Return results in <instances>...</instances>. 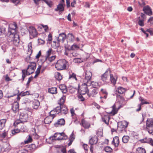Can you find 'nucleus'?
I'll use <instances>...</instances> for the list:
<instances>
[{"instance_id":"obj_28","label":"nucleus","mask_w":153,"mask_h":153,"mask_svg":"<svg viewBox=\"0 0 153 153\" xmlns=\"http://www.w3.org/2000/svg\"><path fill=\"white\" fill-rule=\"evenodd\" d=\"M102 121L107 125L109 124V122L110 119V117L108 115H105L102 118Z\"/></svg>"},{"instance_id":"obj_58","label":"nucleus","mask_w":153,"mask_h":153,"mask_svg":"<svg viewBox=\"0 0 153 153\" xmlns=\"http://www.w3.org/2000/svg\"><path fill=\"white\" fill-rule=\"evenodd\" d=\"M47 59L48 57H47L46 56L43 57L42 58L40 59V61L41 63L43 64L45 61L47 60Z\"/></svg>"},{"instance_id":"obj_23","label":"nucleus","mask_w":153,"mask_h":153,"mask_svg":"<svg viewBox=\"0 0 153 153\" xmlns=\"http://www.w3.org/2000/svg\"><path fill=\"white\" fill-rule=\"evenodd\" d=\"M98 92V89L97 88L94 89L90 93L88 92V95L89 97L92 96L94 97L96 95Z\"/></svg>"},{"instance_id":"obj_11","label":"nucleus","mask_w":153,"mask_h":153,"mask_svg":"<svg viewBox=\"0 0 153 153\" xmlns=\"http://www.w3.org/2000/svg\"><path fill=\"white\" fill-rule=\"evenodd\" d=\"M29 32L30 35L33 37H36L37 35L36 29L33 27H30Z\"/></svg>"},{"instance_id":"obj_34","label":"nucleus","mask_w":153,"mask_h":153,"mask_svg":"<svg viewBox=\"0 0 153 153\" xmlns=\"http://www.w3.org/2000/svg\"><path fill=\"white\" fill-rule=\"evenodd\" d=\"M64 10V7L62 3L59 4L57 6V8L55 9L56 11H59V12L63 11Z\"/></svg>"},{"instance_id":"obj_47","label":"nucleus","mask_w":153,"mask_h":153,"mask_svg":"<svg viewBox=\"0 0 153 153\" xmlns=\"http://www.w3.org/2000/svg\"><path fill=\"white\" fill-rule=\"evenodd\" d=\"M59 42H56L55 41H53V44H52V46L54 48H57L59 47L60 45Z\"/></svg>"},{"instance_id":"obj_16","label":"nucleus","mask_w":153,"mask_h":153,"mask_svg":"<svg viewBox=\"0 0 153 153\" xmlns=\"http://www.w3.org/2000/svg\"><path fill=\"white\" fill-rule=\"evenodd\" d=\"M98 140V138L97 136L95 135L90 139L89 141V143L91 145L96 144Z\"/></svg>"},{"instance_id":"obj_4","label":"nucleus","mask_w":153,"mask_h":153,"mask_svg":"<svg viewBox=\"0 0 153 153\" xmlns=\"http://www.w3.org/2000/svg\"><path fill=\"white\" fill-rule=\"evenodd\" d=\"M66 95H63L59 99L58 103L61 105V114H66L68 112V109L66 106L64 105Z\"/></svg>"},{"instance_id":"obj_36","label":"nucleus","mask_w":153,"mask_h":153,"mask_svg":"<svg viewBox=\"0 0 153 153\" xmlns=\"http://www.w3.org/2000/svg\"><path fill=\"white\" fill-rule=\"evenodd\" d=\"M136 153H146L145 149L142 147H140L137 148Z\"/></svg>"},{"instance_id":"obj_53","label":"nucleus","mask_w":153,"mask_h":153,"mask_svg":"<svg viewBox=\"0 0 153 153\" xmlns=\"http://www.w3.org/2000/svg\"><path fill=\"white\" fill-rule=\"evenodd\" d=\"M7 135V133L6 132L4 131L2 134H0V138H4Z\"/></svg>"},{"instance_id":"obj_43","label":"nucleus","mask_w":153,"mask_h":153,"mask_svg":"<svg viewBox=\"0 0 153 153\" xmlns=\"http://www.w3.org/2000/svg\"><path fill=\"white\" fill-rule=\"evenodd\" d=\"M55 78L58 80L60 81L62 79V77L60 73L57 72L55 74Z\"/></svg>"},{"instance_id":"obj_40","label":"nucleus","mask_w":153,"mask_h":153,"mask_svg":"<svg viewBox=\"0 0 153 153\" xmlns=\"http://www.w3.org/2000/svg\"><path fill=\"white\" fill-rule=\"evenodd\" d=\"M28 148V150L31 152H33L36 149V147L35 144H32L29 146Z\"/></svg>"},{"instance_id":"obj_13","label":"nucleus","mask_w":153,"mask_h":153,"mask_svg":"<svg viewBox=\"0 0 153 153\" xmlns=\"http://www.w3.org/2000/svg\"><path fill=\"white\" fill-rule=\"evenodd\" d=\"M17 100L14 102L12 106V109L14 113H16L19 110V103Z\"/></svg>"},{"instance_id":"obj_54","label":"nucleus","mask_w":153,"mask_h":153,"mask_svg":"<svg viewBox=\"0 0 153 153\" xmlns=\"http://www.w3.org/2000/svg\"><path fill=\"white\" fill-rule=\"evenodd\" d=\"M140 17L138 18V19H140L138 21V24L141 26H143L144 25L143 20H140Z\"/></svg>"},{"instance_id":"obj_32","label":"nucleus","mask_w":153,"mask_h":153,"mask_svg":"<svg viewBox=\"0 0 153 153\" xmlns=\"http://www.w3.org/2000/svg\"><path fill=\"white\" fill-rule=\"evenodd\" d=\"M68 39L71 42H73L74 40V37L72 33H69L68 34Z\"/></svg>"},{"instance_id":"obj_14","label":"nucleus","mask_w":153,"mask_h":153,"mask_svg":"<svg viewBox=\"0 0 153 153\" xmlns=\"http://www.w3.org/2000/svg\"><path fill=\"white\" fill-rule=\"evenodd\" d=\"M19 118L21 120L22 122H26L28 119V114L26 113H20Z\"/></svg>"},{"instance_id":"obj_15","label":"nucleus","mask_w":153,"mask_h":153,"mask_svg":"<svg viewBox=\"0 0 153 153\" xmlns=\"http://www.w3.org/2000/svg\"><path fill=\"white\" fill-rule=\"evenodd\" d=\"M143 10L144 13L149 16H151L152 15V11L151 8L149 6H147L144 7L143 9Z\"/></svg>"},{"instance_id":"obj_2","label":"nucleus","mask_w":153,"mask_h":153,"mask_svg":"<svg viewBox=\"0 0 153 153\" xmlns=\"http://www.w3.org/2000/svg\"><path fill=\"white\" fill-rule=\"evenodd\" d=\"M26 70L23 69L22 70V80L23 81L26 75H29L34 73L36 68V64L35 62H30Z\"/></svg>"},{"instance_id":"obj_31","label":"nucleus","mask_w":153,"mask_h":153,"mask_svg":"<svg viewBox=\"0 0 153 153\" xmlns=\"http://www.w3.org/2000/svg\"><path fill=\"white\" fill-rule=\"evenodd\" d=\"M48 92L51 94H56L57 93V88L56 87H52L48 89Z\"/></svg>"},{"instance_id":"obj_37","label":"nucleus","mask_w":153,"mask_h":153,"mask_svg":"<svg viewBox=\"0 0 153 153\" xmlns=\"http://www.w3.org/2000/svg\"><path fill=\"white\" fill-rule=\"evenodd\" d=\"M117 90L118 93L119 94H122L125 93L127 90L125 88H123L121 87H119L117 88Z\"/></svg>"},{"instance_id":"obj_46","label":"nucleus","mask_w":153,"mask_h":153,"mask_svg":"<svg viewBox=\"0 0 153 153\" xmlns=\"http://www.w3.org/2000/svg\"><path fill=\"white\" fill-rule=\"evenodd\" d=\"M150 138H147V137L145 138L144 139H141L140 140V141L142 143H149Z\"/></svg>"},{"instance_id":"obj_56","label":"nucleus","mask_w":153,"mask_h":153,"mask_svg":"<svg viewBox=\"0 0 153 153\" xmlns=\"http://www.w3.org/2000/svg\"><path fill=\"white\" fill-rule=\"evenodd\" d=\"M20 131V130L18 129H14L12 130V134L13 135H15L16 134L19 133Z\"/></svg>"},{"instance_id":"obj_52","label":"nucleus","mask_w":153,"mask_h":153,"mask_svg":"<svg viewBox=\"0 0 153 153\" xmlns=\"http://www.w3.org/2000/svg\"><path fill=\"white\" fill-rule=\"evenodd\" d=\"M32 141V139L30 135H29L26 140L25 141V143H27L30 142H31Z\"/></svg>"},{"instance_id":"obj_25","label":"nucleus","mask_w":153,"mask_h":153,"mask_svg":"<svg viewBox=\"0 0 153 153\" xmlns=\"http://www.w3.org/2000/svg\"><path fill=\"white\" fill-rule=\"evenodd\" d=\"M2 148L5 151H8L11 149V146L8 143H4L3 146Z\"/></svg>"},{"instance_id":"obj_1","label":"nucleus","mask_w":153,"mask_h":153,"mask_svg":"<svg viewBox=\"0 0 153 153\" xmlns=\"http://www.w3.org/2000/svg\"><path fill=\"white\" fill-rule=\"evenodd\" d=\"M17 27V26L16 23L9 25L8 30L9 36L8 39L9 41L12 42L15 46H18L19 45L20 39L19 36L16 33Z\"/></svg>"},{"instance_id":"obj_42","label":"nucleus","mask_w":153,"mask_h":153,"mask_svg":"<svg viewBox=\"0 0 153 153\" xmlns=\"http://www.w3.org/2000/svg\"><path fill=\"white\" fill-rule=\"evenodd\" d=\"M115 140V143H114V146L115 147H117L118 146L119 143V137L117 136H115L114 137Z\"/></svg>"},{"instance_id":"obj_12","label":"nucleus","mask_w":153,"mask_h":153,"mask_svg":"<svg viewBox=\"0 0 153 153\" xmlns=\"http://www.w3.org/2000/svg\"><path fill=\"white\" fill-rule=\"evenodd\" d=\"M66 35L64 33L59 34L57 39L58 41L63 43L66 39Z\"/></svg>"},{"instance_id":"obj_30","label":"nucleus","mask_w":153,"mask_h":153,"mask_svg":"<svg viewBox=\"0 0 153 153\" xmlns=\"http://www.w3.org/2000/svg\"><path fill=\"white\" fill-rule=\"evenodd\" d=\"M6 122V119H0V130H1L5 127Z\"/></svg>"},{"instance_id":"obj_9","label":"nucleus","mask_w":153,"mask_h":153,"mask_svg":"<svg viewBox=\"0 0 153 153\" xmlns=\"http://www.w3.org/2000/svg\"><path fill=\"white\" fill-rule=\"evenodd\" d=\"M87 84H85V83L82 85L80 89H78V92L80 94H85L87 92H88V88Z\"/></svg>"},{"instance_id":"obj_64","label":"nucleus","mask_w":153,"mask_h":153,"mask_svg":"<svg viewBox=\"0 0 153 153\" xmlns=\"http://www.w3.org/2000/svg\"><path fill=\"white\" fill-rule=\"evenodd\" d=\"M68 153H77L74 149H71L68 151Z\"/></svg>"},{"instance_id":"obj_7","label":"nucleus","mask_w":153,"mask_h":153,"mask_svg":"<svg viewBox=\"0 0 153 153\" xmlns=\"http://www.w3.org/2000/svg\"><path fill=\"white\" fill-rule=\"evenodd\" d=\"M128 123L127 122H119L117 123V130L122 132L127 127Z\"/></svg>"},{"instance_id":"obj_6","label":"nucleus","mask_w":153,"mask_h":153,"mask_svg":"<svg viewBox=\"0 0 153 153\" xmlns=\"http://www.w3.org/2000/svg\"><path fill=\"white\" fill-rule=\"evenodd\" d=\"M92 73L89 71H86L85 72V78L84 80L85 84H87L91 81L92 76Z\"/></svg>"},{"instance_id":"obj_22","label":"nucleus","mask_w":153,"mask_h":153,"mask_svg":"<svg viewBox=\"0 0 153 153\" xmlns=\"http://www.w3.org/2000/svg\"><path fill=\"white\" fill-rule=\"evenodd\" d=\"M81 123L83 127L85 128H89L90 126V123L84 119L82 120Z\"/></svg>"},{"instance_id":"obj_33","label":"nucleus","mask_w":153,"mask_h":153,"mask_svg":"<svg viewBox=\"0 0 153 153\" xmlns=\"http://www.w3.org/2000/svg\"><path fill=\"white\" fill-rule=\"evenodd\" d=\"M87 85L88 86H90L91 85L92 87L94 88H96L98 86V83L96 82H94V81L91 82V81L90 82H88V83H87Z\"/></svg>"},{"instance_id":"obj_39","label":"nucleus","mask_w":153,"mask_h":153,"mask_svg":"<svg viewBox=\"0 0 153 153\" xmlns=\"http://www.w3.org/2000/svg\"><path fill=\"white\" fill-rule=\"evenodd\" d=\"M58 134V133H55L52 136L49 137V139L51 140L52 141L54 140H56L57 139V137L58 136H59Z\"/></svg>"},{"instance_id":"obj_35","label":"nucleus","mask_w":153,"mask_h":153,"mask_svg":"<svg viewBox=\"0 0 153 153\" xmlns=\"http://www.w3.org/2000/svg\"><path fill=\"white\" fill-rule=\"evenodd\" d=\"M6 30L5 28L3 27H0V37L1 38L2 36H5L6 35Z\"/></svg>"},{"instance_id":"obj_10","label":"nucleus","mask_w":153,"mask_h":153,"mask_svg":"<svg viewBox=\"0 0 153 153\" xmlns=\"http://www.w3.org/2000/svg\"><path fill=\"white\" fill-rule=\"evenodd\" d=\"M108 71H109L110 73L111 72V71L109 68L105 72L101 75V80L104 82V84L107 83L106 80L108 76Z\"/></svg>"},{"instance_id":"obj_8","label":"nucleus","mask_w":153,"mask_h":153,"mask_svg":"<svg viewBox=\"0 0 153 153\" xmlns=\"http://www.w3.org/2000/svg\"><path fill=\"white\" fill-rule=\"evenodd\" d=\"M61 105H59V106H57L55 109L49 112L50 115H52V119H53L56 116V114H58L59 113H61Z\"/></svg>"},{"instance_id":"obj_44","label":"nucleus","mask_w":153,"mask_h":153,"mask_svg":"<svg viewBox=\"0 0 153 153\" xmlns=\"http://www.w3.org/2000/svg\"><path fill=\"white\" fill-rule=\"evenodd\" d=\"M74 62L76 63H80L83 61L81 58H75L73 59Z\"/></svg>"},{"instance_id":"obj_57","label":"nucleus","mask_w":153,"mask_h":153,"mask_svg":"<svg viewBox=\"0 0 153 153\" xmlns=\"http://www.w3.org/2000/svg\"><path fill=\"white\" fill-rule=\"evenodd\" d=\"M23 123V122H22L21 120L20 119H19L18 120H17L14 123V125L15 126L17 125L20 123Z\"/></svg>"},{"instance_id":"obj_38","label":"nucleus","mask_w":153,"mask_h":153,"mask_svg":"<svg viewBox=\"0 0 153 153\" xmlns=\"http://www.w3.org/2000/svg\"><path fill=\"white\" fill-rule=\"evenodd\" d=\"M116 97L117 100H118L120 103H123L125 99L122 96L117 94Z\"/></svg>"},{"instance_id":"obj_21","label":"nucleus","mask_w":153,"mask_h":153,"mask_svg":"<svg viewBox=\"0 0 153 153\" xmlns=\"http://www.w3.org/2000/svg\"><path fill=\"white\" fill-rule=\"evenodd\" d=\"M117 79V76L114 77L112 74H110V81L111 82V84L114 85H115L116 84V82Z\"/></svg>"},{"instance_id":"obj_19","label":"nucleus","mask_w":153,"mask_h":153,"mask_svg":"<svg viewBox=\"0 0 153 153\" xmlns=\"http://www.w3.org/2000/svg\"><path fill=\"white\" fill-rule=\"evenodd\" d=\"M29 95H31L30 94L29 91H26L25 92L22 91L17 95L16 99H17V101H19L20 99V96H21V97H23Z\"/></svg>"},{"instance_id":"obj_5","label":"nucleus","mask_w":153,"mask_h":153,"mask_svg":"<svg viewBox=\"0 0 153 153\" xmlns=\"http://www.w3.org/2000/svg\"><path fill=\"white\" fill-rule=\"evenodd\" d=\"M146 129L149 133L153 135V119H149L146 121Z\"/></svg>"},{"instance_id":"obj_29","label":"nucleus","mask_w":153,"mask_h":153,"mask_svg":"<svg viewBox=\"0 0 153 153\" xmlns=\"http://www.w3.org/2000/svg\"><path fill=\"white\" fill-rule=\"evenodd\" d=\"M50 114V113H49ZM52 115L50 114L49 116L46 117L45 119V124H49L51 123L52 121Z\"/></svg>"},{"instance_id":"obj_55","label":"nucleus","mask_w":153,"mask_h":153,"mask_svg":"<svg viewBox=\"0 0 153 153\" xmlns=\"http://www.w3.org/2000/svg\"><path fill=\"white\" fill-rule=\"evenodd\" d=\"M71 78H73L75 79L76 80H77L76 74L74 73H72L71 74H69V79H70Z\"/></svg>"},{"instance_id":"obj_41","label":"nucleus","mask_w":153,"mask_h":153,"mask_svg":"<svg viewBox=\"0 0 153 153\" xmlns=\"http://www.w3.org/2000/svg\"><path fill=\"white\" fill-rule=\"evenodd\" d=\"M130 139V137L128 136H124L122 138L123 142L124 143H127Z\"/></svg>"},{"instance_id":"obj_59","label":"nucleus","mask_w":153,"mask_h":153,"mask_svg":"<svg viewBox=\"0 0 153 153\" xmlns=\"http://www.w3.org/2000/svg\"><path fill=\"white\" fill-rule=\"evenodd\" d=\"M10 1L13 3L17 5L19 3L20 1L19 0H10Z\"/></svg>"},{"instance_id":"obj_50","label":"nucleus","mask_w":153,"mask_h":153,"mask_svg":"<svg viewBox=\"0 0 153 153\" xmlns=\"http://www.w3.org/2000/svg\"><path fill=\"white\" fill-rule=\"evenodd\" d=\"M79 48V47L77 45L74 44L71 47L70 50H73L75 49H78Z\"/></svg>"},{"instance_id":"obj_17","label":"nucleus","mask_w":153,"mask_h":153,"mask_svg":"<svg viewBox=\"0 0 153 153\" xmlns=\"http://www.w3.org/2000/svg\"><path fill=\"white\" fill-rule=\"evenodd\" d=\"M65 120L64 119L61 118L59 119L57 122L54 124V126L56 127L61 126L64 125Z\"/></svg>"},{"instance_id":"obj_60","label":"nucleus","mask_w":153,"mask_h":153,"mask_svg":"<svg viewBox=\"0 0 153 153\" xmlns=\"http://www.w3.org/2000/svg\"><path fill=\"white\" fill-rule=\"evenodd\" d=\"M82 94H80L78 96V98L80 100V101H84L85 98L82 96Z\"/></svg>"},{"instance_id":"obj_63","label":"nucleus","mask_w":153,"mask_h":153,"mask_svg":"<svg viewBox=\"0 0 153 153\" xmlns=\"http://www.w3.org/2000/svg\"><path fill=\"white\" fill-rule=\"evenodd\" d=\"M66 6L67 8L70 6V0H66Z\"/></svg>"},{"instance_id":"obj_51","label":"nucleus","mask_w":153,"mask_h":153,"mask_svg":"<svg viewBox=\"0 0 153 153\" xmlns=\"http://www.w3.org/2000/svg\"><path fill=\"white\" fill-rule=\"evenodd\" d=\"M104 150L106 152H111L112 151V149L109 146H106L105 147Z\"/></svg>"},{"instance_id":"obj_3","label":"nucleus","mask_w":153,"mask_h":153,"mask_svg":"<svg viewBox=\"0 0 153 153\" xmlns=\"http://www.w3.org/2000/svg\"><path fill=\"white\" fill-rule=\"evenodd\" d=\"M68 62L64 59L58 60L55 65V68L58 70H62L66 69Z\"/></svg>"},{"instance_id":"obj_49","label":"nucleus","mask_w":153,"mask_h":153,"mask_svg":"<svg viewBox=\"0 0 153 153\" xmlns=\"http://www.w3.org/2000/svg\"><path fill=\"white\" fill-rule=\"evenodd\" d=\"M56 56H53L50 57L49 56L48 57L47 60L49 61L50 62H53L56 58Z\"/></svg>"},{"instance_id":"obj_20","label":"nucleus","mask_w":153,"mask_h":153,"mask_svg":"<svg viewBox=\"0 0 153 153\" xmlns=\"http://www.w3.org/2000/svg\"><path fill=\"white\" fill-rule=\"evenodd\" d=\"M140 98H141V99H140V101H141V102L137 106L138 107V108L136 110V111L137 112H139L141 110V106L145 104H148L149 103L147 102H143V99H142V98L141 97H140Z\"/></svg>"},{"instance_id":"obj_45","label":"nucleus","mask_w":153,"mask_h":153,"mask_svg":"<svg viewBox=\"0 0 153 153\" xmlns=\"http://www.w3.org/2000/svg\"><path fill=\"white\" fill-rule=\"evenodd\" d=\"M42 1L45 2L50 7H51L53 5L52 2L49 0H42Z\"/></svg>"},{"instance_id":"obj_62","label":"nucleus","mask_w":153,"mask_h":153,"mask_svg":"<svg viewBox=\"0 0 153 153\" xmlns=\"http://www.w3.org/2000/svg\"><path fill=\"white\" fill-rule=\"evenodd\" d=\"M74 134L73 133H72L70 137V138H69V140H72V141H73L75 139V137L74 136Z\"/></svg>"},{"instance_id":"obj_26","label":"nucleus","mask_w":153,"mask_h":153,"mask_svg":"<svg viewBox=\"0 0 153 153\" xmlns=\"http://www.w3.org/2000/svg\"><path fill=\"white\" fill-rule=\"evenodd\" d=\"M33 108L35 109L38 108L40 105V102L38 100H34L33 102Z\"/></svg>"},{"instance_id":"obj_24","label":"nucleus","mask_w":153,"mask_h":153,"mask_svg":"<svg viewBox=\"0 0 153 153\" xmlns=\"http://www.w3.org/2000/svg\"><path fill=\"white\" fill-rule=\"evenodd\" d=\"M116 106L115 104H114L112 106V111L110 113L112 115L114 116L117 113L118 109L120 108V107L117 109L116 108Z\"/></svg>"},{"instance_id":"obj_61","label":"nucleus","mask_w":153,"mask_h":153,"mask_svg":"<svg viewBox=\"0 0 153 153\" xmlns=\"http://www.w3.org/2000/svg\"><path fill=\"white\" fill-rule=\"evenodd\" d=\"M41 67V65H39V67L37 68L36 71L35 72V73L36 74H39L40 71V69Z\"/></svg>"},{"instance_id":"obj_27","label":"nucleus","mask_w":153,"mask_h":153,"mask_svg":"<svg viewBox=\"0 0 153 153\" xmlns=\"http://www.w3.org/2000/svg\"><path fill=\"white\" fill-rule=\"evenodd\" d=\"M59 88L63 94H66L67 90L66 85L64 84L61 85L59 86Z\"/></svg>"},{"instance_id":"obj_48","label":"nucleus","mask_w":153,"mask_h":153,"mask_svg":"<svg viewBox=\"0 0 153 153\" xmlns=\"http://www.w3.org/2000/svg\"><path fill=\"white\" fill-rule=\"evenodd\" d=\"M51 53H53L52 50L51 48H49L48 50L46 52V55L45 56H46L47 57H48L50 56Z\"/></svg>"},{"instance_id":"obj_18","label":"nucleus","mask_w":153,"mask_h":153,"mask_svg":"<svg viewBox=\"0 0 153 153\" xmlns=\"http://www.w3.org/2000/svg\"><path fill=\"white\" fill-rule=\"evenodd\" d=\"M59 135L61 137H57L56 140H66L68 138L67 136L63 132L60 133H58Z\"/></svg>"}]
</instances>
